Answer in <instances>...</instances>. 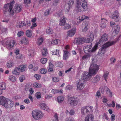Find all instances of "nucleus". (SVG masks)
<instances>
[{
    "instance_id": "nucleus-27",
    "label": "nucleus",
    "mask_w": 121,
    "mask_h": 121,
    "mask_svg": "<svg viewBox=\"0 0 121 121\" xmlns=\"http://www.w3.org/2000/svg\"><path fill=\"white\" fill-rule=\"evenodd\" d=\"M100 90H101V92L103 94L104 93L105 91H108V88L106 86H105L104 87H101Z\"/></svg>"
},
{
    "instance_id": "nucleus-48",
    "label": "nucleus",
    "mask_w": 121,
    "mask_h": 121,
    "mask_svg": "<svg viewBox=\"0 0 121 121\" xmlns=\"http://www.w3.org/2000/svg\"><path fill=\"white\" fill-rule=\"evenodd\" d=\"M35 96L37 99H39L41 98L40 94L39 92H37L35 94Z\"/></svg>"
},
{
    "instance_id": "nucleus-52",
    "label": "nucleus",
    "mask_w": 121,
    "mask_h": 121,
    "mask_svg": "<svg viewBox=\"0 0 121 121\" xmlns=\"http://www.w3.org/2000/svg\"><path fill=\"white\" fill-rule=\"evenodd\" d=\"M64 26V28L65 29H68L70 27V26L68 24H66Z\"/></svg>"
},
{
    "instance_id": "nucleus-4",
    "label": "nucleus",
    "mask_w": 121,
    "mask_h": 121,
    "mask_svg": "<svg viewBox=\"0 0 121 121\" xmlns=\"http://www.w3.org/2000/svg\"><path fill=\"white\" fill-rule=\"evenodd\" d=\"M99 69L98 66L97 64H92L90 66L89 71L91 72L92 75L96 74L97 72Z\"/></svg>"
},
{
    "instance_id": "nucleus-37",
    "label": "nucleus",
    "mask_w": 121,
    "mask_h": 121,
    "mask_svg": "<svg viewBox=\"0 0 121 121\" xmlns=\"http://www.w3.org/2000/svg\"><path fill=\"white\" fill-rule=\"evenodd\" d=\"M98 47V45L95 44L92 48L91 49V52H94L97 50Z\"/></svg>"
},
{
    "instance_id": "nucleus-10",
    "label": "nucleus",
    "mask_w": 121,
    "mask_h": 121,
    "mask_svg": "<svg viewBox=\"0 0 121 121\" xmlns=\"http://www.w3.org/2000/svg\"><path fill=\"white\" fill-rule=\"evenodd\" d=\"M119 14L118 11H115L111 15L110 17L111 18L114 19L115 21L117 22L119 20Z\"/></svg>"
},
{
    "instance_id": "nucleus-38",
    "label": "nucleus",
    "mask_w": 121,
    "mask_h": 121,
    "mask_svg": "<svg viewBox=\"0 0 121 121\" xmlns=\"http://www.w3.org/2000/svg\"><path fill=\"white\" fill-rule=\"evenodd\" d=\"M43 41V38H39L38 39V41L37 42V44L38 45H39L42 44Z\"/></svg>"
},
{
    "instance_id": "nucleus-58",
    "label": "nucleus",
    "mask_w": 121,
    "mask_h": 121,
    "mask_svg": "<svg viewBox=\"0 0 121 121\" xmlns=\"http://www.w3.org/2000/svg\"><path fill=\"white\" fill-rule=\"evenodd\" d=\"M75 113V112L74 110L72 109L69 112L70 115H73Z\"/></svg>"
},
{
    "instance_id": "nucleus-1",
    "label": "nucleus",
    "mask_w": 121,
    "mask_h": 121,
    "mask_svg": "<svg viewBox=\"0 0 121 121\" xmlns=\"http://www.w3.org/2000/svg\"><path fill=\"white\" fill-rule=\"evenodd\" d=\"M14 1H13L11 2L10 3H8L5 4L4 6V11L7 12V10H8L10 13L12 15L14 14V12L18 13L22 10V7L21 5H17L15 7L14 9L13 8V5Z\"/></svg>"
},
{
    "instance_id": "nucleus-5",
    "label": "nucleus",
    "mask_w": 121,
    "mask_h": 121,
    "mask_svg": "<svg viewBox=\"0 0 121 121\" xmlns=\"http://www.w3.org/2000/svg\"><path fill=\"white\" fill-rule=\"evenodd\" d=\"M39 111L36 110H33L32 112V115L33 117L35 119L38 120L41 118L43 116L42 113H40Z\"/></svg>"
},
{
    "instance_id": "nucleus-28",
    "label": "nucleus",
    "mask_w": 121,
    "mask_h": 121,
    "mask_svg": "<svg viewBox=\"0 0 121 121\" xmlns=\"http://www.w3.org/2000/svg\"><path fill=\"white\" fill-rule=\"evenodd\" d=\"M85 25L84 26H83L82 31L84 32H86L87 30V26H88L89 23L86 22L84 23Z\"/></svg>"
},
{
    "instance_id": "nucleus-14",
    "label": "nucleus",
    "mask_w": 121,
    "mask_h": 121,
    "mask_svg": "<svg viewBox=\"0 0 121 121\" xmlns=\"http://www.w3.org/2000/svg\"><path fill=\"white\" fill-rule=\"evenodd\" d=\"M13 103L12 101L8 100L6 101L4 106L6 108H11L13 107Z\"/></svg>"
},
{
    "instance_id": "nucleus-43",
    "label": "nucleus",
    "mask_w": 121,
    "mask_h": 121,
    "mask_svg": "<svg viewBox=\"0 0 121 121\" xmlns=\"http://www.w3.org/2000/svg\"><path fill=\"white\" fill-rule=\"evenodd\" d=\"M50 10V9H48L46 10L44 12V15L45 16H47L48 15Z\"/></svg>"
},
{
    "instance_id": "nucleus-6",
    "label": "nucleus",
    "mask_w": 121,
    "mask_h": 121,
    "mask_svg": "<svg viewBox=\"0 0 121 121\" xmlns=\"http://www.w3.org/2000/svg\"><path fill=\"white\" fill-rule=\"evenodd\" d=\"M92 73L89 71V72H85L82 75L81 79L85 81V80L90 79L91 77Z\"/></svg>"
},
{
    "instance_id": "nucleus-9",
    "label": "nucleus",
    "mask_w": 121,
    "mask_h": 121,
    "mask_svg": "<svg viewBox=\"0 0 121 121\" xmlns=\"http://www.w3.org/2000/svg\"><path fill=\"white\" fill-rule=\"evenodd\" d=\"M70 105L72 106H75L78 103V99L76 97L70 98L69 99Z\"/></svg>"
},
{
    "instance_id": "nucleus-36",
    "label": "nucleus",
    "mask_w": 121,
    "mask_h": 121,
    "mask_svg": "<svg viewBox=\"0 0 121 121\" xmlns=\"http://www.w3.org/2000/svg\"><path fill=\"white\" fill-rule=\"evenodd\" d=\"M9 79L12 82H14L16 81V78L14 76L11 75L9 76Z\"/></svg>"
},
{
    "instance_id": "nucleus-56",
    "label": "nucleus",
    "mask_w": 121,
    "mask_h": 121,
    "mask_svg": "<svg viewBox=\"0 0 121 121\" xmlns=\"http://www.w3.org/2000/svg\"><path fill=\"white\" fill-rule=\"evenodd\" d=\"M24 102L26 104H29L30 103L29 100L28 98L25 99L24 100Z\"/></svg>"
},
{
    "instance_id": "nucleus-55",
    "label": "nucleus",
    "mask_w": 121,
    "mask_h": 121,
    "mask_svg": "<svg viewBox=\"0 0 121 121\" xmlns=\"http://www.w3.org/2000/svg\"><path fill=\"white\" fill-rule=\"evenodd\" d=\"M90 56V55H84L82 57V59H87L89 58Z\"/></svg>"
},
{
    "instance_id": "nucleus-8",
    "label": "nucleus",
    "mask_w": 121,
    "mask_h": 121,
    "mask_svg": "<svg viewBox=\"0 0 121 121\" xmlns=\"http://www.w3.org/2000/svg\"><path fill=\"white\" fill-rule=\"evenodd\" d=\"M73 42L75 44L81 45L86 42L85 39L83 37L75 38L73 40Z\"/></svg>"
},
{
    "instance_id": "nucleus-39",
    "label": "nucleus",
    "mask_w": 121,
    "mask_h": 121,
    "mask_svg": "<svg viewBox=\"0 0 121 121\" xmlns=\"http://www.w3.org/2000/svg\"><path fill=\"white\" fill-rule=\"evenodd\" d=\"M26 35L28 37H30L32 35L31 31L30 30H27L26 31Z\"/></svg>"
},
{
    "instance_id": "nucleus-41",
    "label": "nucleus",
    "mask_w": 121,
    "mask_h": 121,
    "mask_svg": "<svg viewBox=\"0 0 121 121\" xmlns=\"http://www.w3.org/2000/svg\"><path fill=\"white\" fill-rule=\"evenodd\" d=\"M22 42H23L25 44H27L28 43V41L27 39H26L25 37H23L22 39Z\"/></svg>"
},
{
    "instance_id": "nucleus-21",
    "label": "nucleus",
    "mask_w": 121,
    "mask_h": 121,
    "mask_svg": "<svg viewBox=\"0 0 121 121\" xmlns=\"http://www.w3.org/2000/svg\"><path fill=\"white\" fill-rule=\"evenodd\" d=\"M7 100L3 96L0 97V104L4 106L5 103Z\"/></svg>"
},
{
    "instance_id": "nucleus-15",
    "label": "nucleus",
    "mask_w": 121,
    "mask_h": 121,
    "mask_svg": "<svg viewBox=\"0 0 121 121\" xmlns=\"http://www.w3.org/2000/svg\"><path fill=\"white\" fill-rule=\"evenodd\" d=\"M84 82V80L81 79L80 80L77 85V88L78 89H82L83 88V84Z\"/></svg>"
},
{
    "instance_id": "nucleus-33",
    "label": "nucleus",
    "mask_w": 121,
    "mask_h": 121,
    "mask_svg": "<svg viewBox=\"0 0 121 121\" xmlns=\"http://www.w3.org/2000/svg\"><path fill=\"white\" fill-rule=\"evenodd\" d=\"M42 55L43 56H46L48 54L47 50L46 48H44L43 49L42 51Z\"/></svg>"
},
{
    "instance_id": "nucleus-45",
    "label": "nucleus",
    "mask_w": 121,
    "mask_h": 121,
    "mask_svg": "<svg viewBox=\"0 0 121 121\" xmlns=\"http://www.w3.org/2000/svg\"><path fill=\"white\" fill-rule=\"evenodd\" d=\"M52 79L53 81L55 82H57L59 81V78H56L55 77H52Z\"/></svg>"
},
{
    "instance_id": "nucleus-17",
    "label": "nucleus",
    "mask_w": 121,
    "mask_h": 121,
    "mask_svg": "<svg viewBox=\"0 0 121 121\" xmlns=\"http://www.w3.org/2000/svg\"><path fill=\"white\" fill-rule=\"evenodd\" d=\"M91 44L90 45H87L84 48V50L85 53L87 54L89 52H91V49L92 48V43H91Z\"/></svg>"
},
{
    "instance_id": "nucleus-12",
    "label": "nucleus",
    "mask_w": 121,
    "mask_h": 121,
    "mask_svg": "<svg viewBox=\"0 0 121 121\" xmlns=\"http://www.w3.org/2000/svg\"><path fill=\"white\" fill-rule=\"evenodd\" d=\"M80 0H76V9L78 12L84 11L80 3Z\"/></svg>"
},
{
    "instance_id": "nucleus-2",
    "label": "nucleus",
    "mask_w": 121,
    "mask_h": 121,
    "mask_svg": "<svg viewBox=\"0 0 121 121\" xmlns=\"http://www.w3.org/2000/svg\"><path fill=\"white\" fill-rule=\"evenodd\" d=\"M116 42L114 41L108 42L104 45H103L99 50L98 53V55L100 56L104 54L106 52V50L107 48L114 44Z\"/></svg>"
},
{
    "instance_id": "nucleus-47",
    "label": "nucleus",
    "mask_w": 121,
    "mask_h": 121,
    "mask_svg": "<svg viewBox=\"0 0 121 121\" xmlns=\"http://www.w3.org/2000/svg\"><path fill=\"white\" fill-rule=\"evenodd\" d=\"M40 72L42 74L45 73L47 72V70L45 69H41L40 70Z\"/></svg>"
},
{
    "instance_id": "nucleus-7",
    "label": "nucleus",
    "mask_w": 121,
    "mask_h": 121,
    "mask_svg": "<svg viewBox=\"0 0 121 121\" xmlns=\"http://www.w3.org/2000/svg\"><path fill=\"white\" fill-rule=\"evenodd\" d=\"M74 2V0H69L68 4L65 6V11L66 13H68L70 9L72 7Z\"/></svg>"
},
{
    "instance_id": "nucleus-50",
    "label": "nucleus",
    "mask_w": 121,
    "mask_h": 121,
    "mask_svg": "<svg viewBox=\"0 0 121 121\" xmlns=\"http://www.w3.org/2000/svg\"><path fill=\"white\" fill-rule=\"evenodd\" d=\"M108 73L107 72L106 73L104 74L103 76V77L104 78V79L106 81H107V77L108 76Z\"/></svg>"
},
{
    "instance_id": "nucleus-30",
    "label": "nucleus",
    "mask_w": 121,
    "mask_h": 121,
    "mask_svg": "<svg viewBox=\"0 0 121 121\" xmlns=\"http://www.w3.org/2000/svg\"><path fill=\"white\" fill-rule=\"evenodd\" d=\"M64 97L62 96H59L57 98V101L58 103H61L64 100Z\"/></svg>"
},
{
    "instance_id": "nucleus-31",
    "label": "nucleus",
    "mask_w": 121,
    "mask_h": 121,
    "mask_svg": "<svg viewBox=\"0 0 121 121\" xmlns=\"http://www.w3.org/2000/svg\"><path fill=\"white\" fill-rule=\"evenodd\" d=\"M26 25V23L24 22H22L21 23L19 22L18 23L17 26L18 27L21 28L23 26Z\"/></svg>"
},
{
    "instance_id": "nucleus-24",
    "label": "nucleus",
    "mask_w": 121,
    "mask_h": 121,
    "mask_svg": "<svg viewBox=\"0 0 121 121\" xmlns=\"http://www.w3.org/2000/svg\"><path fill=\"white\" fill-rule=\"evenodd\" d=\"M99 80V76L97 75L95 77L92 78L91 80L92 82L94 83H95L98 82Z\"/></svg>"
},
{
    "instance_id": "nucleus-23",
    "label": "nucleus",
    "mask_w": 121,
    "mask_h": 121,
    "mask_svg": "<svg viewBox=\"0 0 121 121\" xmlns=\"http://www.w3.org/2000/svg\"><path fill=\"white\" fill-rule=\"evenodd\" d=\"M6 85L5 83L2 82L0 83V90L1 91L3 90H5L6 89Z\"/></svg>"
},
{
    "instance_id": "nucleus-29",
    "label": "nucleus",
    "mask_w": 121,
    "mask_h": 121,
    "mask_svg": "<svg viewBox=\"0 0 121 121\" xmlns=\"http://www.w3.org/2000/svg\"><path fill=\"white\" fill-rule=\"evenodd\" d=\"M17 68L19 69V70L20 71H21L22 72H23L25 70L26 66L25 65H22L19 66Z\"/></svg>"
},
{
    "instance_id": "nucleus-63",
    "label": "nucleus",
    "mask_w": 121,
    "mask_h": 121,
    "mask_svg": "<svg viewBox=\"0 0 121 121\" xmlns=\"http://www.w3.org/2000/svg\"><path fill=\"white\" fill-rule=\"evenodd\" d=\"M101 24H104V23H106L107 21L104 18L101 19Z\"/></svg>"
},
{
    "instance_id": "nucleus-49",
    "label": "nucleus",
    "mask_w": 121,
    "mask_h": 121,
    "mask_svg": "<svg viewBox=\"0 0 121 121\" xmlns=\"http://www.w3.org/2000/svg\"><path fill=\"white\" fill-rule=\"evenodd\" d=\"M54 119L52 121H58V117L56 113L54 115Z\"/></svg>"
},
{
    "instance_id": "nucleus-19",
    "label": "nucleus",
    "mask_w": 121,
    "mask_h": 121,
    "mask_svg": "<svg viewBox=\"0 0 121 121\" xmlns=\"http://www.w3.org/2000/svg\"><path fill=\"white\" fill-rule=\"evenodd\" d=\"M94 117V116L92 114L88 115L84 119L85 121H92L93 120Z\"/></svg>"
},
{
    "instance_id": "nucleus-34",
    "label": "nucleus",
    "mask_w": 121,
    "mask_h": 121,
    "mask_svg": "<svg viewBox=\"0 0 121 121\" xmlns=\"http://www.w3.org/2000/svg\"><path fill=\"white\" fill-rule=\"evenodd\" d=\"M13 66V63L12 61H9L7 64V66L8 68H10Z\"/></svg>"
},
{
    "instance_id": "nucleus-53",
    "label": "nucleus",
    "mask_w": 121,
    "mask_h": 121,
    "mask_svg": "<svg viewBox=\"0 0 121 121\" xmlns=\"http://www.w3.org/2000/svg\"><path fill=\"white\" fill-rule=\"evenodd\" d=\"M115 116L114 114H112L111 117V120L112 121H114L115 119Z\"/></svg>"
},
{
    "instance_id": "nucleus-32",
    "label": "nucleus",
    "mask_w": 121,
    "mask_h": 121,
    "mask_svg": "<svg viewBox=\"0 0 121 121\" xmlns=\"http://www.w3.org/2000/svg\"><path fill=\"white\" fill-rule=\"evenodd\" d=\"M19 50H17L15 53L17 55V58L21 59L22 57V55L21 54H19Z\"/></svg>"
},
{
    "instance_id": "nucleus-13",
    "label": "nucleus",
    "mask_w": 121,
    "mask_h": 121,
    "mask_svg": "<svg viewBox=\"0 0 121 121\" xmlns=\"http://www.w3.org/2000/svg\"><path fill=\"white\" fill-rule=\"evenodd\" d=\"M80 3L83 10L84 11H86L88 8V4L86 1L85 0H81L80 1Z\"/></svg>"
},
{
    "instance_id": "nucleus-40",
    "label": "nucleus",
    "mask_w": 121,
    "mask_h": 121,
    "mask_svg": "<svg viewBox=\"0 0 121 121\" xmlns=\"http://www.w3.org/2000/svg\"><path fill=\"white\" fill-rule=\"evenodd\" d=\"M53 32V31L52 29H51L49 27H48L47 28V33L48 34H52Z\"/></svg>"
},
{
    "instance_id": "nucleus-59",
    "label": "nucleus",
    "mask_w": 121,
    "mask_h": 121,
    "mask_svg": "<svg viewBox=\"0 0 121 121\" xmlns=\"http://www.w3.org/2000/svg\"><path fill=\"white\" fill-rule=\"evenodd\" d=\"M7 29L6 28L4 27H1L0 28V30L2 32L6 31Z\"/></svg>"
},
{
    "instance_id": "nucleus-18",
    "label": "nucleus",
    "mask_w": 121,
    "mask_h": 121,
    "mask_svg": "<svg viewBox=\"0 0 121 121\" xmlns=\"http://www.w3.org/2000/svg\"><path fill=\"white\" fill-rule=\"evenodd\" d=\"M108 35L107 34L105 33L101 37V39L99 40V42L101 43H103L108 40Z\"/></svg>"
},
{
    "instance_id": "nucleus-57",
    "label": "nucleus",
    "mask_w": 121,
    "mask_h": 121,
    "mask_svg": "<svg viewBox=\"0 0 121 121\" xmlns=\"http://www.w3.org/2000/svg\"><path fill=\"white\" fill-rule=\"evenodd\" d=\"M58 42V40L57 39L54 40L52 42V43L53 44H55L57 43Z\"/></svg>"
},
{
    "instance_id": "nucleus-60",
    "label": "nucleus",
    "mask_w": 121,
    "mask_h": 121,
    "mask_svg": "<svg viewBox=\"0 0 121 121\" xmlns=\"http://www.w3.org/2000/svg\"><path fill=\"white\" fill-rule=\"evenodd\" d=\"M52 97V95L50 94L49 95H47L45 96V98L46 99H49L51 98Z\"/></svg>"
},
{
    "instance_id": "nucleus-35",
    "label": "nucleus",
    "mask_w": 121,
    "mask_h": 121,
    "mask_svg": "<svg viewBox=\"0 0 121 121\" xmlns=\"http://www.w3.org/2000/svg\"><path fill=\"white\" fill-rule=\"evenodd\" d=\"M119 27L118 26H115L114 27L113 32L116 34L119 31Z\"/></svg>"
},
{
    "instance_id": "nucleus-62",
    "label": "nucleus",
    "mask_w": 121,
    "mask_h": 121,
    "mask_svg": "<svg viewBox=\"0 0 121 121\" xmlns=\"http://www.w3.org/2000/svg\"><path fill=\"white\" fill-rule=\"evenodd\" d=\"M108 94H109V96L110 97H112V92H111L110 90L108 88Z\"/></svg>"
},
{
    "instance_id": "nucleus-3",
    "label": "nucleus",
    "mask_w": 121,
    "mask_h": 121,
    "mask_svg": "<svg viewBox=\"0 0 121 121\" xmlns=\"http://www.w3.org/2000/svg\"><path fill=\"white\" fill-rule=\"evenodd\" d=\"M2 42V44H5L7 48L9 49L13 47L15 44L14 41L12 40H7V39H5Z\"/></svg>"
},
{
    "instance_id": "nucleus-64",
    "label": "nucleus",
    "mask_w": 121,
    "mask_h": 121,
    "mask_svg": "<svg viewBox=\"0 0 121 121\" xmlns=\"http://www.w3.org/2000/svg\"><path fill=\"white\" fill-rule=\"evenodd\" d=\"M52 92L53 94H55L56 93H59L60 92V91L56 90L53 89L52 90Z\"/></svg>"
},
{
    "instance_id": "nucleus-22",
    "label": "nucleus",
    "mask_w": 121,
    "mask_h": 121,
    "mask_svg": "<svg viewBox=\"0 0 121 121\" xmlns=\"http://www.w3.org/2000/svg\"><path fill=\"white\" fill-rule=\"evenodd\" d=\"M40 106L41 108L45 110H47L48 107L44 103H41L40 104Z\"/></svg>"
},
{
    "instance_id": "nucleus-61",
    "label": "nucleus",
    "mask_w": 121,
    "mask_h": 121,
    "mask_svg": "<svg viewBox=\"0 0 121 121\" xmlns=\"http://www.w3.org/2000/svg\"><path fill=\"white\" fill-rule=\"evenodd\" d=\"M100 24V26L102 28H105L107 25L106 23H104V24Z\"/></svg>"
},
{
    "instance_id": "nucleus-54",
    "label": "nucleus",
    "mask_w": 121,
    "mask_h": 121,
    "mask_svg": "<svg viewBox=\"0 0 121 121\" xmlns=\"http://www.w3.org/2000/svg\"><path fill=\"white\" fill-rule=\"evenodd\" d=\"M110 60L111 63L112 64L113 63H114L115 62L116 59L112 57L110 58Z\"/></svg>"
},
{
    "instance_id": "nucleus-42",
    "label": "nucleus",
    "mask_w": 121,
    "mask_h": 121,
    "mask_svg": "<svg viewBox=\"0 0 121 121\" xmlns=\"http://www.w3.org/2000/svg\"><path fill=\"white\" fill-rule=\"evenodd\" d=\"M47 59L46 58H42L40 60V62L42 64H44L47 62Z\"/></svg>"
},
{
    "instance_id": "nucleus-11",
    "label": "nucleus",
    "mask_w": 121,
    "mask_h": 121,
    "mask_svg": "<svg viewBox=\"0 0 121 121\" xmlns=\"http://www.w3.org/2000/svg\"><path fill=\"white\" fill-rule=\"evenodd\" d=\"M87 39H85V42L86 43H88L92 41L94 37L93 32H91L87 36Z\"/></svg>"
},
{
    "instance_id": "nucleus-44",
    "label": "nucleus",
    "mask_w": 121,
    "mask_h": 121,
    "mask_svg": "<svg viewBox=\"0 0 121 121\" xmlns=\"http://www.w3.org/2000/svg\"><path fill=\"white\" fill-rule=\"evenodd\" d=\"M34 86L37 88H39L41 87V85L40 84L37 83H35L34 84Z\"/></svg>"
},
{
    "instance_id": "nucleus-16",
    "label": "nucleus",
    "mask_w": 121,
    "mask_h": 121,
    "mask_svg": "<svg viewBox=\"0 0 121 121\" xmlns=\"http://www.w3.org/2000/svg\"><path fill=\"white\" fill-rule=\"evenodd\" d=\"M89 106L83 107L81 109L82 114L84 115H86L89 112Z\"/></svg>"
},
{
    "instance_id": "nucleus-20",
    "label": "nucleus",
    "mask_w": 121,
    "mask_h": 121,
    "mask_svg": "<svg viewBox=\"0 0 121 121\" xmlns=\"http://www.w3.org/2000/svg\"><path fill=\"white\" fill-rule=\"evenodd\" d=\"M76 32V28L74 27L72 29L69 31L68 33V35L70 37H72L73 36Z\"/></svg>"
},
{
    "instance_id": "nucleus-26",
    "label": "nucleus",
    "mask_w": 121,
    "mask_h": 121,
    "mask_svg": "<svg viewBox=\"0 0 121 121\" xmlns=\"http://www.w3.org/2000/svg\"><path fill=\"white\" fill-rule=\"evenodd\" d=\"M60 22L59 23L60 25L61 26H64L66 23L65 19L64 18H62L60 19Z\"/></svg>"
},
{
    "instance_id": "nucleus-46",
    "label": "nucleus",
    "mask_w": 121,
    "mask_h": 121,
    "mask_svg": "<svg viewBox=\"0 0 121 121\" xmlns=\"http://www.w3.org/2000/svg\"><path fill=\"white\" fill-rule=\"evenodd\" d=\"M25 76L24 75H21L19 78V79L21 82H22L25 80Z\"/></svg>"
},
{
    "instance_id": "nucleus-51",
    "label": "nucleus",
    "mask_w": 121,
    "mask_h": 121,
    "mask_svg": "<svg viewBox=\"0 0 121 121\" xmlns=\"http://www.w3.org/2000/svg\"><path fill=\"white\" fill-rule=\"evenodd\" d=\"M24 34V32L22 31H20V32H18L17 33V35L19 37L22 36Z\"/></svg>"
},
{
    "instance_id": "nucleus-25",
    "label": "nucleus",
    "mask_w": 121,
    "mask_h": 121,
    "mask_svg": "<svg viewBox=\"0 0 121 121\" xmlns=\"http://www.w3.org/2000/svg\"><path fill=\"white\" fill-rule=\"evenodd\" d=\"M20 71L19 70V69L17 67H16L13 71L12 73L13 74H14L16 75H18L20 74Z\"/></svg>"
}]
</instances>
